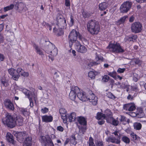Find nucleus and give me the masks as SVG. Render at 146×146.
Segmentation results:
<instances>
[{"mask_svg": "<svg viewBox=\"0 0 146 146\" xmlns=\"http://www.w3.org/2000/svg\"><path fill=\"white\" fill-rule=\"evenodd\" d=\"M87 29L91 34L96 35L100 31V27L97 22L94 20H91L87 23Z\"/></svg>", "mask_w": 146, "mask_h": 146, "instance_id": "obj_1", "label": "nucleus"}, {"mask_svg": "<svg viewBox=\"0 0 146 146\" xmlns=\"http://www.w3.org/2000/svg\"><path fill=\"white\" fill-rule=\"evenodd\" d=\"M78 37L80 40H82L83 38L82 35L74 29L72 30L70 32L68 37L70 47L71 48L73 43L76 41Z\"/></svg>", "mask_w": 146, "mask_h": 146, "instance_id": "obj_2", "label": "nucleus"}, {"mask_svg": "<svg viewBox=\"0 0 146 146\" xmlns=\"http://www.w3.org/2000/svg\"><path fill=\"white\" fill-rule=\"evenodd\" d=\"M107 48L110 51L116 53H123L125 51L119 44L117 42L110 43Z\"/></svg>", "mask_w": 146, "mask_h": 146, "instance_id": "obj_3", "label": "nucleus"}, {"mask_svg": "<svg viewBox=\"0 0 146 146\" xmlns=\"http://www.w3.org/2000/svg\"><path fill=\"white\" fill-rule=\"evenodd\" d=\"M40 142L43 145L47 146H54L52 140L48 135H46L45 136H41L40 137Z\"/></svg>", "mask_w": 146, "mask_h": 146, "instance_id": "obj_4", "label": "nucleus"}, {"mask_svg": "<svg viewBox=\"0 0 146 146\" xmlns=\"http://www.w3.org/2000/svg\"><path fill=\"white\" fill-rule=\"evenodd\" d=\"M142 29V24L139 22H135L131 25V29L133 33H140Z\"/></svg>", "mask_w": 146, "mask_h": 146, "instance_id": "obj_5", "label": "nucleus"}, {"mask_svg": "<svg viewBox=\"0 0 146 146\" xmlns=\"http://www.w3.org/2000/svg\"><path fill=\"white\" fill-rule=\"evenodd\" d=\"M14 116L13 117L9 113L7 114L3 120L4 124L11 128L14 127Z\"/></svg>", "mask_w": 146, "mask_h": 146, "instance_id": "obj_6", "label": "nucleus"}, {"mask_svg": "<svg viewBox=\"0 0 146 146\" xmlns=\"http://www.w3.org/2000/svg\"><path fill=\"white\" fill-rule=\"evenodd\" d=\"M58 23L57 25L60 28V32L58 33V36H61L63 34V32L62 31V29L66 27V20L64 18L59 19L58 18Z\"/></svg>", "mask_w": 146, "mask_h": 146, "instance_id": "obj_7", "label": "nucleus"}, {"mask_svg": "<svg viewBox=\"0 0 146 146\" xmlns=\"http://www.w3.org/2000/svg\"><path fill=\"white\" fill-rule=\"evenodd\" d=\"M132 3L129 1L124 2L121 6L120 10L122 13H126L131 9Z\"/></svg>", "mask_w": 146, "mask_h": 146, "instance_id": "obj_8", "label": "nucleus"}, {"mask_svg": "<svg viewBox=\"0 0 146 146\" xmlns=\"http://www.w3.org/2000/svg\"><path fill=\"white\" fill-rule=\"evenodd\" d=\"M14 127L16 126H21L23 124V118L19 115H14Z\"/></svg>", "mask_w": 146, "mask_h": 146, "instance_id": "obj_9", "label": "nucleus"}, {"mask_svg": "<svg viewBox=\"0 0 146 146\" xmlns=\"http://www.w3.org/2000/svg\"><path fill=\"white\" fill-rule=\"evenodd\" d=\"M96 56L95 57V59L96 61L95 62L93 61L90 62L88 64V66L90 67L95 66L100 64V62L99 60H100L102 61L103 58L100 54L97 53V52L95 54Z\"/></svg>", "mask_w": 146, "mask_h": 146, "instance_id": "obj_10", "label": "nucleus"}, {"mask_svg": "<svg viewBox=\"0 0 146 146\" xmlns=\"http://www.w3.org/2000/svg\"><path fill=\"white\" fill-rule=\"evenodd\" d=\"M87 100H88L90 102H92V104L94 105H96L97 104V98H95L92 91H89L87 96Z\"/></svg>", "mask_w": 146, "mask_h": 146, "instance_id": "obj_11", "label": "nucleus"}, {"mask_svg": "<svg viewBox=\"0 0 146 146\" xmlns=\"http://www.w3.org/2000/svg\"><path fill=\"white\" fill-rule=\"evenodd\" d=\"M9 74L12 76V78L15 80H17L20 75L16 71V70L13 68H11L8 70Z\"/></svg>", "mask_w": 146, "mask_h": 146, "instance_id": "obj_12", "label": "nucleus"}, {"mask_svg": "<svg viewBox=\"0 0 146 146\" xmlns=\"http://www.w3.org/2000/svg\"><path fill=\"white\" fill-rule=\"evenodd\" d=\"M28 135V133L26 132H21L16 133L15 134V136L17 140L21 142L23 141Z\"/></svg>", "mask_w": 146, "mask_h": 146, "instance_id": "obj_13", "label": "nucleus"}, {"mask_svg": "<svg viewBox=\"0 0 146 146\" xmlns=\"http://www.w3.org/2000/svg\"><path fill=\"white\" fill-rule=\"evenodd\" d=\"M75 48L77 51L82 53H85L87 51V49L85 47L82 45L78 41L76 42Z\"/></svg>", "mask_w": 146, "mask_h": 146, "instance_id": "obj_14", "label": "nucleus"}, {"mask_svg": "<svg viewBox=\"0 0 146 146\" xmlns=\"http://www.w3.org/2000/svg\"><path fill=\"white\" fill-rule=\"evenodd\" d=\"M4 104L6 107L11 110L14 109L13 105L10 100L6 99L4 101Z\"/></svg>", "mask_w": 146, "mask_h": 146, "instance_id": "obj_15", "label": "nucleus"}, {"mask_svg": "<svg viewBox=\"0 0 146 146\" xmlns=\"http://www.w3.org/2000/svg\"><path fill=\"white\" fill-rule=\"evenodd\" d=\"M32 138L29 135L24 139V146H31Z\"/></svg>", "mask_w": 146, "mask_h": 146, "instance_id": "obj_16", "label": "nucleus"}, {"mask_svg": "<svg viewBox=\"0 0 146 146\" xmlns=\"http://www.w3.org/2000/svg\"><path fill=\"white\" fill-rule=\"evenodd\" d=\"M50 48H53L51 51L48 50H47L48 52H50V54L51 55L53 56H56L58 53V50L57 48H55L54 45L51 44L50 47Z\"/></svg>", "mask_w": 146, "mask_h": 146, "instance_id": "obj_17", "label": "nucleus"}, {"mask_svg": "<svg viewBox=\"0 0 146 146\" xmlns=\"http://www.w3.org/2000/svg\"><path fill=\"white\" fill-rule=\"evenodd\" d=\"M107 141L110 142L112 143H115L117 144H119L120 143V138H117L113 136L110 137L107 140Z\"/></svg>", "mask_w": 146, "mask_h": 146, "instance_id": "obj_18", "label": "nucleus"}, {"mask_svg": "<svg viewBox=\"0 0 146 146\" xmlns=\"http://www.w3.org/2000/svg\"><path fill=\"white\" fill-rule=\"evenodd\" d=\"M77 96L80 100L83 101L86 100L87 96H85V92H80L77 94Z\"/></svg>", "mask_w": 146, "mask_h": 146, "instance_id": "obj_19", "label": "nucleus"}, {"mask_svg": "<svg viewBox=\"0 0 146 146\" xmlns=\"http://www.w3.org/2000/svg\"><path fill=\"white\" fill-rule=\"evenodd\" d=\"M16 71L18 74H20L24 77H27L29 75L28 73L25 72L24 70L21 68H18L16 70Z\"/></svg>", "mask_w": 146, "mask_h": 146, "instance_id": "obj_20", "label": "nucleus"}, {"mask_svg": "<svg viewBox=\"0 0 146 146\" xmlns=\"http://www.w3.org/2000/svg\"><path fill=\"white\" fill-rule=\"evenodd\" d=\"M25 7V5L23 3L21 2L17 4L15 6V8L19 9L20 11H23Z\"/></svg>", "mask_w": 146, "mask_h": 146, "instance_id": "obj_21", "label": "nucleus"}, {"mask_svg": "<svg viewBox=\"0 0 146 146\" xmlns=\"http://www.w3.org/2000/svg\"><path fill=\"white\" fill-rule=\"evenodd\" d=\"M42 119L43 121L45 122H50L52 121L53 117L51 115H45L42 117Z\"/></svg>", "mask_w": 146, "mask_h": 146, "instance_id": "obj_22", "label": "nucleus"}, {"mask_svg": "<svg viewBox=\"0 0 146 146\" xmlns=\"http://www.w3.org/2000/svg\"><path fill=\"white\" fill-rule=\"evenodd\" d=\"M13 135L9 133H7L6 135V139L7 141L10 143L13 144L14 140L13 139Z\"/></svg>", "mask_w": 146, "mask_h": 146, "instance_id": "obj_23", "label": "nucleus"}, {"mask_svg": "<svg viewBox=\"0 0 146 146\" xmlns=\"http://www.w3.org/2000/svg\"><path fill=\"white\" fill-rule=\"evenodd\" d=\"M76 114L74 112L71 113L68 116V119L69 122L74 121H75L76 118Z\"/></svg>", "mask_w": 146, "mask_h": 146, "instance_id": "obj_24", "label": "nucleus"}, {"mask_svg": "<svg viewBox=\"0 0 146 146\" xmlns=\"http://www.w3.org/2000/svg\"><path fill=\"white\" fill-rule=\"evenodd\" d=\"M33 46L35 49L36 52L37 54L41 56L43 55V51L38 46L34 44Z\"/></svg>", "mask_w": 146, "mask_h": 146, "instance_id": "obj_25", "label": "nucleus"}, {"mask_svg": "<svg viewBox=\"0 0 146 146\" xmlns=\"http://www.w3.org/2000/svg\"><path fill=\"white\" fill-rule=\"evenodd\" d=\"M78 121L79 123L82 125H86V121L85 119L83 117L80 116L78 117Z\"/></svg>", "mask_w": 146, "mask_h": 146, "instance_id": "obj_26", "label": "nucleus"}, {"mask_svg": "<svg viewBox=\"0 0 146 146\" xmlns=\"http://www.w3.org/2000/svg\"><path fill=\"white\" fill-rule=\"evenodd\" d=\"M108 4L105 2L99 4V9L101 11H104L107 8Z\"/></svg>", "mask_w": 146, "mask_h": 146, "instance_id": "obj_27", "label": "nucleus"}, {"mask_svg": "<svg viewBox=\"0 0 146 146\" xmlns=\"http://www.w3.org/2000/svg\"><path fill=\"white\" fill-rule=\"evenodd\" d=\"M127 18V16H124L122 17H121L119 20L116 22L115 24L117 25H119L121 24H123Z\"/></svg>", "mask_w": 146, "mask_h": 146, "instance_id": "obj_28", "label": "nucleus"}, {"mask_svg": "<svg viewBox=\"0 0 146 146\" xmlns=\"http://www.w3.org/2000/svg\"><path fill=\"white\" fill-rule=\"evenodd\" d=\"M19 111L21 113L25 116H26L28 115L27 109L23 108H19Z\"/></svg>", "mask_w": 146, "mask_h": 146, "instance_id": "obj_29", "label": "nucleus"}, {"mask_svg": "<svg viewBox=\"0 0 146 146\" xmlns=\"http://www.w3.org/2000/svg\"><path fill=\"white\" fill-rule=\"evenodd\" d=\"M133 126L134 129L136 130H140L142 127V125L139 122H135L133 123Z\"/></svg>", "mask_w": 146, "mask_h": 146, "instance_id": "obj_30", "label": "nucleus"}, {"mask_svg": "<svg viewBox=\"0 0 146 146\" xmlns=\"http://www.w3.org/2000/svg\"><path fill=\"white\" fill-rule=\"evenodd\" d=\"M71 91L74 92V93L77 94L80 92L79 88L76 86H72L71 87Z\"/></svg>", "mask_w": 146, "mask_h": 146, "instance_id": "obj_31", "label": "nucleus"}, {"mask_svg": "<svg viewBox=\"0 0 146 146\" xmlns=\"http://www.w3.org/2000/svg\"><path fill=\"white\" fill-rule=\"evenodd\" d=\"M105 117V115L101 112H98L97 114L96 118L98 119H104Z\"/></svg>", "mask_w": 146, "mask_h": 146, "instance_id": "obj_32", "label": "nucleus"}, {"mask_svg": "<svg viewBox=\"0 0 146 146\" xmlns=\"http://www.w3.org/2000/svg\"><path fill=\"white\" fill-rule=\"evenodd\" d=\"M76 138L74 135H72L71 136L70 139V142L71 144L76 145L77 143V141H76Z\"/></svg>", "mask_w": 146, "mask_h": 146, "instance_id": "obj_33", "label": "nucleus"}, {"mask_svg": "<svg viewBox=\"0 0 146 146\" xmlns=\"http://www.w3.org/2000/svg\"><path fill=\"white\" fill-rule=\"evenodd\" d=\"M0 81L1 86L5 87H7L8 86V84L7 81L5 78H2L1 79Z\"/></svg>", "mask_w": 146, "mask_h": 146, "instance_id": "obj_34", "label": "nucleus"}, {"mask_svg": "<svg viewBox=\"0 0 146 146\" xmlns=\"http://www.w3.org/2000/svg\"><path fill=\"white\" fill-rule=\"evenodd\" d=\"M76 95L77 94L74 93V92L70 91L69 93V97L71 100H74L75 99Z\"/></svg>", "mask_w": 146, "mask_h": 146, "instance_id": "obj_35", "label": "nucleus"}, {"mask_svg": "<svg viewBox=\"0 0 146 146\" xmlns=\"http://www.w3.org/2000/svg\"><path fill=\"white\" fill-rule=\"evenodd\" d=\"M122 140L126 144H129L130 142V139L128 137L126 136H123L122 137Z\"/></svg>", "mask_w": 146, "mask_h": 146, "instance_id": "obj_36", "label": "nucleus"}, {"mask_svg": "<svg viewBox=\"0 0 146 146\" xmlns=\"http://www.w3.org/2000/svg\"><path fill=\"white\" fill-rule=\"evenodd\" d=\"M48 43H49V44H48V46H45V52H46L49 54L50 53V52H48L47 50H50V51H51L53 48H50V46L51 45V44H52L50 42H48L47 43V44H48Z\"/></svg>", "mask_w": 146, "mask_h": 146, "instance_id": "obj_37", "label": "nucleus"}, {"mask_svg": "<svg viewBox=\"0 0 146 146\" xmlns=\"http://www.w3.org/2000/svg\"><path fill=\"white\" fill-rule=\"evenodd\" d=\"M130 136L133 140H138L140 139V137L133 132L130 134Z\"/></svg>", "mask_w": 146, "mask_h": 146, "instance_id": "obj_38", "label": "nucleus"}, {"mask_svg": "<svg viewBox=\"0 0 146 146\" xmlns=\"http://www.w3.org/2000/svg\"><path fill=\"white\" fill-rule=\"evenodd\" d=\"M22 92L28 98L30 97V91L26 89H23L22 90Z\"/></svg>", "mask_w": 146, "mask_h": 146, "instance_id": "obj_39", "label": "nucleus"}, {"mask_svg": "<svg viewBox=\"0 0 146 146\" xmlns=\"http://www.w3.org/2000/svg\"><path fill=\"white\" fill-rule=\"evenodd\" d=\"M61 118L63 120L64 123H66L67 122V118L66 117V113L60 115Z\"/></svg>", "mask_w": 146, "mask_h": 146, "instance_id": "obj_40", "label": "nucleus"}, {"mask_svg": "<svg viewBox=\"0 0 146 146\" xmlns=\"http://www.w3.org/2000/svg\"><path fill=\"white\" fill-rule=\"evenodd\" d=\"M14 7V5L13 4H11L10 5L5 7L4 8V11L5 12L11 9Z\"/></svg>", "mask_w": 146, "mask_h": 146, "instance_id": "obj_41", "label": "nucleus"}, {"mask_svg": "<svg viewBox=\"0 0 146 146\" xmlns=\"http://www.w3.org/2000/svg\"><path fill=\"white\" fill-rule=\"evenodd\" d=\"M129 105L128 111H132L135 109L136 108L134 104L130 103Z\"/></svg>", "mask_w": 146, "mask_h": 146, "instance_id": "obj_42", "label": "nucleus"}, {"mask_svg": "<svg viewBox=\"0 0 146 146\" xmlns=\"http://www.w3.org/2000/svg\"><path fill=\"white\" fill-rule=\"evenodd\" d=\"M112 134L114 135L116 137V138H119L120 139L121 134L119 131H116L114 132Z\"/></svg>", "mask_w": 146, "mask_h": 146, "instance_id": "obj_43", "label": "nucleus"}, {"mask_svg": "<svg viewBox=\"0 0 146 146\" xmlns=\"http://www.w3.org/2000/svg\"><path fill=\"white\" fill-rule=\"evenodd\" d=\"M108 74L113 78H115L116 77V73L115 71L112 72H108Z\"/></svg>", "mask_w": 146, "mask_h": 146, "instance_id": "obj_44", "label": "nucleus"}, {"mask_svg": "<svg viewBox=\"0 0 146 146\" xmlns=\"http://www.w3.org/2000/svg\"><path fill=\"white\" fill-rule=\"evenodd\" d=\"M109 79V77L107 75H105L103 76L102 80L104 82H107Z\"/></svg>", "mask_w": 146, "mask_h": 146, "instance_id": "obj_45", "label": "nucleus"}, {"mask_svg": "<svg viewBox=\"0 0 146 146\" xmlns=\"http://www.w3.org/2000/svg\"><path fill=\"white\" fill-rule=\"evenodd\" d=\"M89 146H95L93 142V139L92 137H90L89 139Z\"/></svg>", "mask_w": 146, "mask_h": 146, "instance_id": "obj_46", "label": "nucleus"}, {"mask_svg": "<svg viewBox=\"0 0 146 146\" xmlns=\"http://www.w3.org/2000/svg\"><path fill=\"white\" fill-rule=\"evenodd\" d=\"M88 76L91 78H93L95 77V75L93 71H90L88 73Z\"/></svg>", "mask_w": 146, "mask_h": 146, "instance_id": "obj_47", "label": "nucleus"}, {"mask_svg": "<svg viewBox=\"0 0 146 146\" xmlns=\"http://www.w3.org/2000/svg\"><path fill=\"white\" fill-rule=\"evenodd\" d=\"M125 70L126 69L125 68H119L117 69V72L118 73H123Z\"/></svg>", "mask_w": 146, "mask_h": 146, "instance_id": "obj_48", "label": "nucleus"}, {"mask_svg": "<svg viewBox=\"0 0 146 146\" xmlns=\"http://www.w3.org/2000/svg\"><path fill=\"white\" fill-rule=\"evenodd\" d=\"M59 113L60 115L66 113V111L65 109L61 108L59 110Z\"/></svg>", "mask_w": 146, "mask_h": 146, "instance_id": "obj_49", "label": "nucleus"}, {"mask_svg": "<svg viewBox=\"0 0 146 146\" xmlns=\"http://www.w3.org/2000/svg\"><path fill=\"white\" fill-rule=\"evenodd\" d=\"M83 16L84 18H86L89 17L90 14L88 12H84L82 13Z\"/></svg>", "mask_w": 146, "mask_h": 146, "instance_id": "obj_50", "label": "nucleus"}, {"mask_svg": "<svg viewBox=\"0 0 146 146\" xmlns=\"http://www.w3.org/2000/svg\"><path fill=\"white\" fill-rule=\"evenodd\" d=\"M130 104V103H129L124 105L123 106V109L126 111H128Z\"/></svg>", "mask_w": 146, "mask_h": 146, "instance_id": "obj_51", "label": "nucleus"}, {"mask_svg": "<svg viewBox=\"0 0 146 146\" xmlns=\"http://www.w3.org/2000/svg\"><path fill=\"white\" fill-rule=\"evenodd\" d=\"M107 96L108 97L113 99H114L115 97L111 93L109 92Z\"/></svg>", "mask_w": 146, "mask_h": 146, "instance_id": "obj_52", "label": "nucleus"}, {"mask_svg": "<svg viewBox=\"0 0 146 146\" xmlns=\"http://www.w3.org/2000/svg\"><path fill=\"white\" fill-rule=\"evenodd\" d=\"M133 80L135 82H137L138 80V79L137 77H138V75L136 73H134L133 74Z\"/></svg>", "mask_w": 146, "mask_h": 146, "instance_id": "obj_53", "label": "nucleus"}, {"mask_svg": "<svg viewBox=\"0 0 146 146\" xmlns=\"http://www.w3.org/2000/svg\"><path fill=\"white\" fill-rule=\"evenodd\" d=\"M30 97H31L32 98V97H33L34 98H35L36 97V94L34 92H31L30 91Z\"/></svg>", "mask_w": 146, "mask_h": 146, "instance_id": "obj_54", "label": "nucleus"}, {"mask_svg": "<svg viewBox=\"0 0 146 146\" xmlns=\"http://www.w3.org/2000/svg\"><path fill=\"white\" fill-rule=\"evenodd\" d=\"M70 26H72L74 25V19L73 18V17L72 15H71L70 16Z\"/></svg>", "mask_w": 146, "mask_h": 146, "instance_id": "obj_55", "label": "nucleus"}, {"mask_svg": "<svg viewBox=\"0 0 146 146\" xmlns=\"http://www.w3.org/2000/svg\"><path fill=\"white\" fill-rule=\"evenodd\" d=\"M119 123V121L117 120L113 119L112 120V124L115 126H117Z\"/></svg>", "mask_w": 146, "mask_h": 146, "instance_id": "obj_56", "label": "nucleus"}, {"mask_svg": "<svg viewBox=\"0 0 146 146\" xmlns=\"http://www.w3.org/2000/svg\"><path fill=\"white\" fill-rule=\"evenodd\" d=\"M120 118L119 119V120L121 121H126V117L123 115H120Z\"/></svg>", "mask_w": 146, "mask_h": 146, "instance_id": "obj_57", "label": "nucleus"}, {"mask_svg": "<svg viewBox=\"0 0 146 146\" xmlns=\"http://www.w3.org/2000/svg\"><path fill=\"white\" fill-rule=\"evenodd\" d=\"M96 146H103V144L102 141H97L96 144Z\"/></svg>", "mask_w": 146, "mask_h": 146, "instance_id": "obj_58", "label": "nucleus"}, {"mask_svg": "<svg viewBox=\"0 0 146 146\" xmlns=\"http://www.w3.org/2000/svg\"><path fill=\"white\" fill-rule=\"evenodd\" d=\"M57 129L59 131L62 132L63 131L64 129L62 126H59L57 127Z\"/></svg>", "mask_w": 146, "mask_h": 146, "instance_id": "obj_59", "label": "nucleus"}, {"mask_svg": "<svg viewBox=\"0 0 146 146\" xmlns=\"http://www.w3.org/2000/svg\"><path fill=\"white\" fill-rule=\"evenodd\" d=\"M28 98L29 99V101H30V105L31 107H32L33 106V101L31 97Z\"/></svg>", "mask_w": 146, "mask_h": 146, "instance_id": "obj_60", "label": "nucleus"}, {"mask_svg": "<svg viewBox=\"0 0 146 146\" xmlns=\"http://www.w3.org/2000/svg\"><path fill=\"white\" fill-rule=\"evenodd\" d=\"M65 5L67 7H69L70 6V0H65Z\"/></svg>", "mask_w": 146, "mask_h": 146, "instance_id": "obj_61", "label": "nucleus"}, {"mask_svg": "<svg viewBox=\"0 0 146 146\" xmlns=\"http://www.w3.org/2000/svg\"><path fill=\"white\" fill-rule=\"evenodd\" d=\"M132 90L133 91H135V92H137L139 91V90L138 89V87L137 86H134L132 88Z\"/></svg>", "mask_w": 146, "mask_h": 146, "instance_id": "obj_62", "label": "nucleus"}, {"mask_svg": "<svg viewBox=\"0 0 146 146\" xmlns=\"http://www.w3.org/2000/svg\"><path fill=\"white\" fill-rule=\"evenodd\" d=\"M48 108H45L44 109H42L41 110L42 112L43 113H45L48 111Z\"/></svg>", "mask_w": 146, "mask_h": 146, "instance_id": "obj_63", "label": "nucleus"}, {"mask_svg": "<svg viewBox=\"0 0 146 146\" xmlns=\"http://www.w3.org/2000/svg\"><path fill=\"white\" fill-rule=\"evenodd\" d=\"M134 62L136 64H138L140 63V60L138 59H135L134 60Z\"/></svg>", "mask_w": 146, "mask_h": 146, "instance_id": "obj_64", "label": "nucleus"}]
</instances>
